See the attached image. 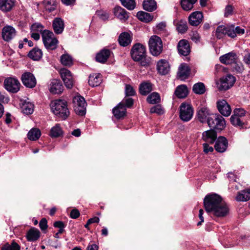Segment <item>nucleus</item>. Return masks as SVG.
<instances>
[{
  "mask_svg": "<svg viewBox=\"0 0 250 250\" xmlns=\"http://www.w3.org/2000/svg\"><path fill=\"white\" fill-rule=\"evenodd\" d=\"M206 211L218 217L226 216L229 211L228 205L222 197L216 193L207 195L204 200Z\"/></svg>",
  "mask_w": 250,
  "mask_h": 250,
  "instance_id": "obj_1",
  "label": "nucleus"
},
{
  "mask_svg": "<svg viewBox=\"0 0 250 250\" xmlns=\"http://www.w3.org/2000/svg\"><path fill=\"white\" fill-rule=\"evenodd\" d=\"M131 56L134 61L139 62L142 66H148L152 64L151 58L146 55L145 46L141 43H136L133 46Z\"/></svg>",
  "mask_w": 250,
  "mask_h": 250,
  "instance_id": "obj_2",
  "label": "nucleus"
},
{
  "mask_svg": "<svg viewBox=\"0 0 250 250\" xmlns=\"http://www.w3.org/2000/svg\"><path fill=\"white\" fill-rule=\"evenodd\" d=\"M52 112L62 120H65L69 115V111L66 101L61 99L56 100L50 104Z\"/></svg>",
  "mask_w": 250,
  "mask_h": 250,
  "instance_id": "obj_3",
  "label": "nucleus"
},
{
  "mask_svg": "<svg viewBox=\"0 0 250 250\" xmlns=\"http://www.w3.org/2000/svg\"><path fill=\"white\" fill-rule=\"evenodd\" d=\"M149 49L154 56H158L161 54L163 46L162 40L157 36H152L148 42Z\"/></svg>",
  "mask_w": 250,
  "mask_h": 250,
  "instance_id": "obj_4",
  "label": "nucleus"
},
{
  "mask_svg": "<svg viewBox=\"0 0 250 250\" xmlns=\"http://www.w3.org/2000/svg\"><path fill=\"white\" fill-rule=\"evenodd\" d=\"M43 42L46 48L48 50H54L57 47L58 41L54 37L53 32L44 30L42 33Z\"/></svg>",
  "mask_w": 250,
  "mask_h": 250,
  "instance_id": "obj_5",
  "label": "nucleus"
},
{
  "mask_svg": "<svg viewBox=\"0 0 250 250\" xmlns=\"http://www.w3.org/2000/svg\"><path fill=\"white\" fill-rule=\"evenodd\" d=\"M193 108L191 104L183 103L179 107V117L184 122L190 121L193 115Z\"/></svg>",
  "mask_w": 250,
  "mask_h": 250,
  "instance_id": "obj_6",
  "label": "nucleus"
},
{
  "mask_svg": "<svg viewBox=\"0 0 250 250\" xmlns=\"http://www.w3.org/2000/svg\"><path fill=\"white\" fill-rule=\"evenodd\" d=\"M210 127L218 130L223 129L226 125L224 118L219 114H212L207 122Z\"/></svg>",
  "mask_w": 250,
  "mask_h": 250,
  "instance_id": "obj_7",
  "label": "nucleus"
},
{
  "mask_svg": "<svg viewBox=\"0 0 250 250\" xmlns=\"http://www.w3.org/2000/svg\"><path fill=\"white\" fill-rule=\"evenodd\" d=\"M74 109L76 113L80 116L86 113V103L83 97L80 95L75 96L73 99Z\"/></svg>",
  "mask_w": 250,
  "mask_h": 250,
  "instance_id": "obj_8",
  "label": "nucleus"
},
{
  "mask_svg": "<svg viewBox=\"0 0 250 250\" xmlns=\"http://www.w3.org/2000/svg\"><path fill=\"white\" fill-rule=\"evenodd\" d=\"M235 78L230 74L221 78L220 82L217 83L219 90H226L232 87L235 82Z\"/></svg>",
  "mask_w": 250,
  "mask_h": 250,
  "instance_id": "obj_9",
  "label": "nucleus"
},
{
  "mask_svg": "<svg viewBox=\"0 0 250 250\" xmlns=\"http://www.w3.org/2000/svg\"><path fill=\"white\" fill-rule=\"evenodd\" d=\"M5 88L11 93H17L20 88L21 84L18 79L9 77L6 78L4 82Z\"/></svg>",
  "mask_w": 250,
  "mask_h": 250,
  "instance_id": "obj_10",
  "label": "nucleus"
},
{
  "mask_svg": "<svg viewBox=\"0 0 250 250\" xmlns=\"http://www.w3.org/2000/svg\"><path fill=\"white\" fill-rule=\"evenodd\" d=\"M60 74L65 86L69 89L72 88L74 80L70 71L66 68H62L60 70Z\"/></svg>",
  "mask_w": 250,
  "mask_h": 250,
  "instance_id": "obj_11",
  "label": "nucleus"
},
{
  "mask_svg": "<svg viewBox=\"0 0 250 250\" xmlns=\"http://www.w3.org/2000/svg\"><path fill=\"white\" fill-rule=\"evenodd\" d=\"M22 83L27 87L33 88L36 85V80L34 75L29 72L24 73L21 77Z\"/></svg>",
  "mask_w": 250,
  "mask_h": 250,
  "instance_id": "obj_12",
  "label": "nucleus"
},
{
  "mask_svg": "<svg viewBox=\"0 0 250 250\" xmlns=\"http://www.w3.org/2000/svg\"><path fill=\"white\" fill-rule=\"evenodd\" d=\"M197 118L199 121L202 123L207 122L208 119L212 113L206 106L199 107L197 111Z\"/></svg>",
  "mask_w": 250,
  "mask_h": 250,
  "instance_id": "obj_13",
  "label": "nucleus"
},
{
  "mask_svg": "<svg viewBox=\"0 0 250 250\" xmlns=\"http://www.w3.org/2000/svg\"><path fill=\"white\" fill-rule=\"evenodd\" d=\"M16 34L15 28L10 25L4 26L2 30V37L6 42L11 41L16 36Z\"/></svg>",
  "mask_w": 250,
  "mask_h": 250,
  "instance_id": "obj_14",
  "label": "nucleus"
},
{
  "mask_svg": "<svg viewBox=\"0 0 250 250\" xmlns=\"http://www.w3.org/2000/svg\"><path fill=\"white\" fill-rule=\"evenodd\" d=\"M203 17V15L202 12H194L192 13L188 17L189 23L192 26H197L202 22Z\"/></svg>",
  "mask_w": 250,
  "mask_h": 250,
  "instance_id": "obj_15",
  "label": "nucleus"
},
{
  "mask_svg": "<svg viewBox=\"0 0 250 250\" xmlns=\"http://www.w3.org/2000/svg\"><path fill=\"white\" fill-rule=\"evenodd\" d=\"M217 108L220 113L224 116H229L231 112L230 105L225 100H221L217 102Z\"/></svg>",
  "mask_w": 250,
  "mask_h": 250,
  "instance_id": "obj_16",
  "label": "nucleus"
},
{
  "mask_svg": "<svg viewBox=\"0 0 250 250\" xmlns=\"http://www.w3.org/2000/svg\"><path fill=\"white\" fill-rule=\"evenodd\" d=\"M170 65L167 61L165 59L159 60L157 63V70L161 75H166L169 72Z\"/></svg>",
  "mask_w": 250,
  "mask_h": 250,
  "instance_id": "obj_17",
  "label": "nucleus"
},
{
  "mask_svg": "<svg viewBox=\"0 0 250 250\" xmlns=\"http://www.w3.org/2000/svg\"><path fill=\"white\" fill-rule=\"evenodd\" d=\"M177 48L179 53L183 56L188 55L190 52L189 43L186 40H182L179 42Z\"/></svg>",
  "mask_w": 250,
  "mask_h": 250,
  "instance_id": "obj_18",
  "label": "nucleus"
},
{
  "mask_svg": "<svg viewBox=\"0 0 250 250\" xmlns=\"http://www.w3.org/2000/svg\"><path fill=\"white\" fill-rule=\"evenodd\" d=\"M63 86L59 80L53 79L50 83L49 91L52 94H61L63 91Z\"/></svg>",
  "mask_w": 250,
  "mask_h": 250,
  "instance_id": "obj_19",
  "label": "nucleus"
},
{
  "mask_svg": "<svg viewBox=\"0 0 250 250\" xmlns=\"http://www.w3.org/2000/svg\"><path fill=\"white\" fill-rule=\"evenodd\" d=\"M220 61L224 64H230L234 63L237 59V55L234 52L226 54L220 57Z\"/></svg>",
  "mask_w": 250,
  "mask_h": 250,
  "instance_id": "obj_20",
  "label": "nucleus"
},
{
  "mask_svg": "<svg viewBox=\"0 0 250 250\" xmlns=\"http://www.w3.org/2000/svg\"><path fill=\"white\" fill-rule=\"evenodd\" d=\"M228 146V141L224 137H219L217 140L214 145L215 150L220 153L226 151Z\"/></svg>",
  "mask_w": 250,
  "mask_h": 250,
  "instance_id": "obj_21",
  "label": "nucleus"
},
{
  "mask_svg": "<svg viewBox=\"0 0 250 250\" xmlns=\"http://www.w3.org/2000/svg\"><path fill=\"white\" fill-rule=\"evenodd\" d=\"M113 113L117 119H121L126 114V108L124 102L120 103L117 106L113 109Z\"/></svg>",
  "mask_w": 250,
  "mask_h": 250,
  "instance_id": "obj_22",
  "label": "nucleus"
},
{
  "mask_svg": "<svg viewBox=\"0 0 250 250\" xmlns=\"http://www.w3.org/2000/svg\"><path fill=\"white\" fill-rule=\"evenodd\" d=\"M113 12L114 15L121 21H125L127 20L129 17L126 10L119 6H116L114 8Z\"/></svg>",
  "mask_w": 250,
  "mask_h": 250,
  "instance_id": "obj_23",
  "label": "nucleus"
},
{
  "mask_svg": "<svg viewBox=\"0 0 250 250\" xmlns=\"http://www.w3.org/2000/svg\"><path fill=\"white\" fill-rule=\"evenodd\" d=\"M111 52L107 49H102L97 54L96 60L97 62L104 63H105L110 56Z\"/></svg>",
  "mask_w": 250,
  "mask_h": 250,
  "instance_id": "obj_24",
  "label": "nucleus"
},
{
  "mask_svg": "<svg viewBox=\"0 0 250 250\" xmlns=\"http://www.w3.org/2000/svg\"><path fill=\"white\" fill-rule=\"evenodd\" d=\"M52 26L56 34H61L62 32L64 29L63 21L61 18H56L53 20Z\"/></svg>",
  "mask_w": 250,
  "mask_h": 250,
  "instance_id": "obj_25",
  "label": "nucleus"
},
{
  "mask_svg": "<svg viewBox=\"0 0 250 250\" xmlns=\"http://www.w3.org/2000/svg\"><path fill=\"white\" fill-rule=\"evenodd\" d=\"M15 0H0V10L3 12L10 11L14 7Z\"/></svg>",
  "mask_w": 250,
  "mask_h": 250,
  "instance_id": "obj_26",
  "label": "nucleus"
},
{
  "mask_svg": "<svg viewBox=\"0 0 250 250\" xmlns=\"http://www.w3.org/2000/svg\"><path fill=\"white\" fill-rule=\"evenodd\" d=\"M190 73V69L186 63H182L179 67L178 75L182 79H187Z\"/></svg>",
  "mask_w": 250,
  "mask_h": 250,
  "instance_id": "obj_27",
  "label": "nucleus"
},
{
  "mask_svg": "<svg viewBox=\"0 0 250 250\" xmlns=\"http://www.w3.org/2000/svg\"><path fill=\"white\" fill-rule=\"evenodd\" d=\"M202 138L206 142L212 144L215 141L217 135L214 130H209L203 133Z\"/></svg>",
  "mask_w": 250,
  "mask_h": 250,
  "instance_id": "obj_28",
  "label": "nucleus"
},
{
  "mask_svg": "<svg viewBox=\"0 0 250 250\" xmlns=\"http://www.w3.org/2000/svg\"><path fill=\"white\" fill-rule=\"evenodd\" d=\"M118 41L121 46H126L131 43V37L129 33L124 32L119 36Z\"/></svg>",
  "mask_w": 250,
  "mask_h": 250,
  "instance_id": "obj_29",
  "label": "nucleus"
},
{
  "mask_svg": "<svg viewBox=\"0 0 250 250\" xmlns=\"http://www.w3.org/2000/svg\"><path fill=\"white\" fill-rule=\"evenodd\" d=\"M40 236V231L34 228L29 230L26 234V238L28 241H35L37 240Z\"/></svg>",
  "mask_w": 250,
  "mask_h": 250,
  "instance_id": "obj_30",
  "label": "nucleus"
},
{
  "mask_svg": "<svg viewBox=\"0 0 250 250\" xmlns=\"http://www.w3.org/2000/svg\"><path fill=\"white\" fill-rule=\"evenodd\" d=\"M152 90V86L151 83L144 82L140 84L139 91L141 95H146Z\"/></svg>",
  "mask_w": 250,
  "mask_h": 250,
  "instance_id": "obj_31",
  "label": "nucleus"
},
{
  "mask_svg": "<svg viewBox=\"0 0 250 250\" xmlns=\"http://www.w3.org/2000/svg\"><path fill=\"white\" fill-rule=\"evenodd\" d=\"M62 133L63 131L60 125L57 124L51 128L49 134L51 137L57 138L62 136Z\"/></svg>",
  "mask_w": 250,
  "mask_h": 250,
  "instance_id": "obj_32",
  "label": "nucleus"
},
{
  "mask_svg": "<svg viewBox=\"0 0 250 250\" xmlns=\"http://www.w3.org/2000/svg\"><path fill=\"white\" fill-rule=\"evenodd\" d=\"M143 8L148 11H153L156 9L157 4L154 0H145L143 2Z\"/></svg>",
  "mask_w": 250,
  "mask_h": 250,
  "instance_id": "obj_33",
  "label": "nucleus"
},
{
  "mask_svg": "<svg viewBox=\"0 0 250 250\" xmlns=\"http://www.w3.org/2000/svg\"><path fill=\"white\" fill-rule=\"evenodd\" d=\"M175 94L179 98H185L188 95L187 86L184 85L178 86L175 90Z\"/></svg>",
  "mask_w": 250,
  "mask_h": 250,
  "instance_id": "obj_34",
  "label": "nucleus"
},
{
  "mask_svg": "<svg viewBox=\"0 0 250 250\" xmlns=\"http://www.w3.org/2000/svg\"><path fill=\"white\" fill-rule=\"evenodd\" d=\"M42 53L41 49L38 48H34L28 54V56L35 61L39 60L42 57Z\"/></svg>",
  "mask_w": 250,
  "mask_h": 250,
  "instance_id": "obj_35",
  "label": "nucleus"
},
{
  "mask_svg": "<svg viewBox=\"0 0 250 250\" xmlns=\"http://www.w3.org/2000/svg\"><path fill=\"white\" fill-rule=\"evenodd\" d=\"M34 104L28 102H24L21 106L22 111L25 114H31L34 111Z\"/></svg>",
  "mask_w": 250,
  "mask_h": 250,
  "instance_id": "obj_36",
  "label": "nucleus"
},
{
  "mask_svg": "<svg viewBox=\"0 0 250 250\" xmlns=\"http://www.w3.org/2000/svg\"><path fill=\"white\" fill-rule=\"evenodd\" d=\"M137 17L140 21L145 22L150 21L153 18L149 13L144 11L138 12L137 14Z\"/></svg>",
  "mask_w": 250,
  "mask_h": 250,
  "instance_id": "obj_37",
  "label": "nucleus"
},
{
  "mask_svg": "<svg viewBox=\"0 0 250 250\" xmlns=\"http://www.w3.org/2000/svg\"><path fill=\"white\" fill-rule=\"evenodd\" d=\"M250 199V189L244 190L239 192L236 197L238 201H247Z\"/></svg>",
  "mask_w": 250,
  "mask_h": 250,
  "instance_id": "obj_38",
  "label": "nucleus"
},
{
  "mask_svg": "<svg viewBox=\"0 0 250 250\" xmlns=\"http://www.w3.org/2000/svg\"><path fill=\"white\" fill-rule=\"evenodd\" d=\"M41 135V131L39 129L32 128L28 133V138L30 140L36 141L40 138Z\"/></svg>",
  "mask_w": 250,
  "mask_h": 250,
  "instance_id": "obj_39",
  "label": "nucleus"
},
{
  "mask_svg": "<svg viewBox=\"0 0 250 250\" xmlns=\"http://www.w3.org/2000/svg\"><path fill=\"white\" fill-rule=\"evenodd\" d=\"M61 62L62 65L66 66H71L73 64V60L71 56L64 54L61 56Z\"/></svg>",
  "mask_w": 250,
  "mask_h": 250,
  "instance_id": "obj_40",
  "label": "nucleus"
},
{
  "mask_svg": "<svg viewBox=\"0 0 250 250\" xmlns=\"http://www.w3.org/2000/svg\"><path fill=\"white\" fill-rule=\"evenodd\" d=\"M146 100L151 104H158L160 102V96L158 93L153 92L147 97Z\"/></svg>",
  "mask_w": 250,
  "mask_h": 250,
  "instance_id": "obj_41",
  "label": "nucleus"
},
{
  "mask_svg": "<svg viewBox=\"0 0 250 250\" xmlns=\"http://www.w3.org/2000/svg\"><path fill=\"white\" fill-rule=\"evenodd\" d=\"M226 27L227 26L224 25L218 26L215 32V36L218 39L223 38L226 35Z\"/></svg>",
  "mask_w": 250,
  "mask_h": 250,
  "instance_id": "obj_42",
  "label": "nucleus"
},
{
  "mask_svg": "<svg viewBox=\"0 0 250 250\" xmlns=\"http://www.w3.org/2000/svg\"><path fill=\"white\" fill-rule=\"evenodd\" d=\"M205 86L202 83H195L193 86V92L197 94H203L205 93Z\"/></svg>",
  "mask_w": 250,
  "mask_h": 250,
  "instance_id": "obj_43",
  "label": "nucleus"
},
{
  "mask_svg": "<svg viewBox=\"0 0 250 250\" xmlns=\"http://www.w3.org/2000/svg\"><path fill=\"white\" fill-rule=\"evenodd\" d=\"M154 31L157 34L166 35L167 33L166 23L161 22L156 25L154 28Z\"/></svg>",
  "mask_w": 250,
  "mask_h": 250,
  "instance_id": "obj_44",
  "label": "nucleus"
},
{
  "mask_svg": "<svg viewBox=\"0 0 250 250\" xmlns=\"http://www.w3.org/2000/svg\"><path fill=\"white\" fill-rule=\"evenodd\" d=\"M230 121L233 125L235 126L243 127L244 123L242 119L234 115H232L230 118Z\"/></svg>",
  "mask_w": 250,
  "mask_h": 250,
  "instance_id": "obj_45",
  "label": "nucleus"
},
{
  "mask_svg": "<svg viewBox=\"0 0 250 250\" xmlns=\"http://www.w3.org/2000/svg\"><path fill=\"white\" fill-rule=\"evenodd\" d=\"M44 4L46 9L49 12L54 11L56 8V0H44Z\"/></svg>",
  "mask_w": 250,
  "mask_h": 250,
  "instance_id": "obj_46",
  "label": "nucleus"
},
{
  "mask_svg": "<svg viewBox=\"0 0 250 250\" xmlns=\"http://www.w3.org/2000/svg\"><path fill=\"white\" fill-rule=\"evenodd\" d=\"M122 4L128 10H132L136 6L135 0H120Z\"/></svg>",
  "mask_w": 250,
  "mask_h": 250,
  "instance_id": "obj_47",
  "label": "nucleus"
},
{
  "mask_svg": "<svg viewBox=\"0 0 250 250\" xmlns=\"http://www.w3.org/2000/svg\"><path fill=\"white\" fill-rule=\"evenodd\" d=\"M1 250H20V246L16 242H12L11 244L6 243L1 248Z\"/></svg>",
  "mask_w": 250,
  "mask_h": 250,
  "instance_id": "obj_48",
  "label": "nucleus"
},
{
  "mask_svg": "<svg viewBox=\"0 0 250 250\" xmlns=\"http://www.w3.org/2000/svg\"><path fill=\"white\" fill-rule=\"evenodd\" d=\"M194 3L189 0H181V5L182 8L185 11H189L193 7Z\"/></svg>",
  "mask_w": 250,
  "mask_h": 250,
  "instance_id": "obj_49",
  "label": "nucleus"
},
{
  "mask_svg": "<svg viewBox=\"0 0 250 250\" xmlns=\"http://www.w3.org/2000/svg\"><path fill=\"white\" fill-rule=\"evenodd\" d=\"M31 32L42 33L43 32V26L40 23H35L31 27Z\"/></svg>",
  "mask_w": 250,
  "mask_h": 250,
  "instance_id": "obj_50",
  "label": "nucleus"
},
{
  "mask_svg": "<svg viewBox=\"0 0 250 250\" xmlns=\"http://www.w3.org/2000/svg\"><path fill=\"white\" fill-rule=\"evenodd\" d=\"M96 15L102 20H107L109 18V14L103 10H97Z\"/></svg>",
  "mask_w": 250,
  "mask_h": 250,
  "instance_id": "obj_51",
  "label": "nucleus"
},
{
  "mask_svg": "<svg viewBox=\"0 0 250 250\" xmlns=\"http://www.w3.org/2000/svg\"><path fill=\"white\" fill-rule=\"evenodd\" d=\"M233 115L242 119L245 116L246 111L242 108H236L233 110Z\"/></svg>",
  "mask_w": 250,
  "mask_h": 250,
  "instance_id": "obj_52",
  "label": "nucleus"
},
{
  "mask_svg": "<svg viewBox=\"0 0 250 250\" xmlns=\"http://www.w3.org/2000/svg\"><path fill=\"white\" fill-rule=\"evenodd\" d=\"M125 93L126 96H131L135 95V91L132 86L129 84H126Z\"/></svg>",
  "mask_w": 250,
  "mask_h": 250,
  "instance_id": "obj_53",
  "label": "nucleus"
},
{
  "mask_svg": "<svg viewBox=\"0 0 250 250\" xmlns=\"http://www.w3.org/2000/svg\"><path fill=\"white\" fill-rule=\"evenodd\" d=\"M226 35L232 38L236 37V32L234 31V26L232 25L230 26H227L226 27Z\"/></svg>",
  "mask_w": 250,
  "mask_h": 250,
  "instance_id": "obj_54",
  "label": "nucleus"
},
{
  "mask_svg": "<svg viewBox=\"0 0 250 250\" xmlns=\"http://www.w3.org/2000/svg\"><path fill=\"white\" fill-rule=\"evenodd\" d=\"M187 29L188 26L186 23L181 22L177 25V29L180 33H183L185 32Z\"/></svg>",
  "mask_w": 250,
  "mask_h": 250,
  "instance_id": "obj_55",
  "label": "nucleus"
},
{
  "mask_svg": "<svg viewBox=\"0 0 250 250\" xmlns=\"http://www.w3.org/2000/svg\"><path fill=\"white\" fill-rule=\"evenodd\" d=\"M150 112L151 113H157L160 115L164 113L163 109L159 105H157L151 107L150 109Z\"/></svg>",
  "mask_w": 250,
  "mask_h": 250,
  "instance_id": "obj_56",
  "label": "nucleus"
},
{
  "mask_svg": "<svg viewBox=\"0 0 250 250\" xmlns=\"http://www.w3.org/2000/svg\"><path fill=\"white\" fill-rule=\"evenodd\" d=\"M233 66V71H235L236 72L241 73L244 70V66L241 63H236L235 62Z\"/></svg>",
  "mask_w": 250,
  "mask_h": 250,
  "instance_id": "obj_57",
  "label": "nucleus"
},
{
  "mask_svg": "<svg viewBox=\"0 0 250 250\" xmlns=\"http://www.w3.org/2000/svg\"><path fill=\"white\" fill-rule=\"evenodd\" d=\"M54 226L56 228H59V232L62 233L64 231L65 225L62 221H56L54 223Z\"/></svg>",
  "mask_w": 250,
  "mask_h": 250,
  "instance_id": "obj_58",
  "label": "nucleus"
},
{
  "mask_svg": "<svg viewBox=\"0 0 250 250\" xmlns=\"http://www.w3.org/2000/svg\"><path fill=\"white\" fill-rule=\"evenodd\" d=\"M233 11V8L232 6L230 5H228L226 8L225 10V16L227 17L232 14Z\"/></svg>",
  "mask_w": 250,
  "mask_h": 250,
  "instance_id": "obj_59",
  "label": "nucleus"
},
{
  "mask_svg": "<svg viewBox=\"0 0 250 250\" xmlns=\"http://www.w3.org/2000/svg\"><path fill=\"white\" fill-rule=\"evenodd\" d=\"M121 102H124L125 108L130 107L133 104V100L130 98L124 99Z\"/></svg>",
  "mask_w": 250,
  "mask_h": 250,
  "instance_id": "obj_60",
  "label": "nucleus"
},
{
  "mask_svg": "<svg viewBox=\"0 0 250 250\" xmlns=\"http://www.w3.org/2000/svg\"><path fill=\"white\" fill-rule=\"evenodd\" d=\"M103 81L102 76L101 74L98 73L95 77V86L99 85Z\"/></svg>",
  "mask_w": 250,
  "mask_h": 250,
  "instance_id": "obj_61",
  "label": "nucleus"
},
{
  "mask_svg": "<svg viewBox=\"0 0 250 250\" xmlns=\"http://www.w3.org/2000/svg\"><path fill=\"white\" fill-rule=\"evenodd\" d=\"M40 229L42 230H45L47 228V220L45 218H42L39 224Z\"/></svg>",
  "mask_w": 250,
  "mask_h": 250,
  "instance_id": "obj_62",
  "label": "nucleus"
},
{
  "mask_svg": "<svg viewBox=\"0 0 250 250\" xmlns=\"http://www.w3.org/2000/svg\"><path fill=\"white\" fill-rule=\"evenodd\" d=\"M79 211L77 209H73L70 212V217L73 219H76L80 216Z\"/></svg>",
  "mask_w": 250,
  "mask_h": 250,
  "instance_id": "obj_63",
  "label": "nucleus"
},
{
  "mask_svg": "<svg viewBox=\"0 0 250 250\" xmlns=\"http://www.w3.org/2000/svg\"><path fill=\"white\" fill-rule=\"evenodd\" d=\"M204 151L205 153L212 152L213 148L212 146H210L208 144L205 143L203 144Z\"/></svg>",
  "mask_w": 250,
  "mask_h": 250,
  "instance_id": "obj_64",
  "label": "nucleus"
}]
</instances>
